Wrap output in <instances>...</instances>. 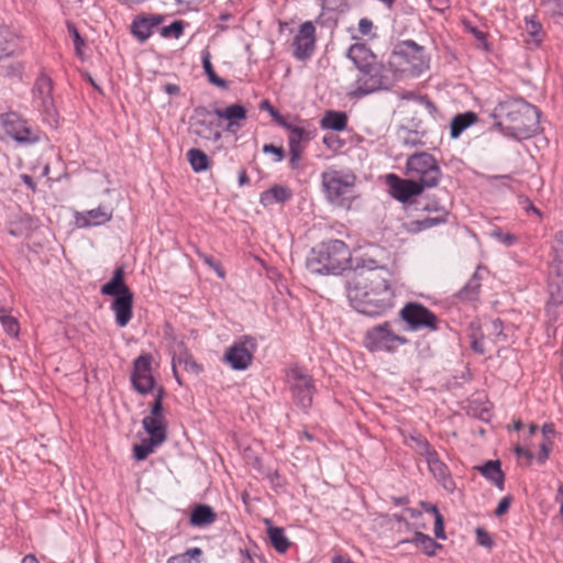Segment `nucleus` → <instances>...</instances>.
<instances>
[{
	"mask_svg": "<svg viewBox=\"0 0 563 563\" xmlns=\"http://www.w3.org/2000/svg\"><path fill=\"white\" fill-rule=\"evenodd\" d=\"M354 273L364 279V283H349L347 298L354 310L364 316L379 317L394 307L393 274L385 265L362 255L355 261Z\"/></svg>",
	"mask_w": 563,
	"mask_h": 563,
	"instance_id": "obj_1",
	"label": "nucleus"
},
{
	"mask_svg": "<svg viewBox=\"0 0 563 563\" xmlns=\"http://www.w3.org/2000/svg\"><path fill=\"white\" fill-rule=\"evenodd\" d=\"M492 117L495 128L505 136L528 140L536 135L540 126V110L523 98H506L497 103Z\"/></svg>",
	"mask_w": 563,
	"mask_h": 563,
	"instance_id": "obj_2",
	"label": "nucleus"
},
{
	"mask_svg": "<svg viewBox=\"0 0 563 563\" xmlns=\"http://www.w3.org/2000/svg\"><path fill=\"white\" fill-rule=\"evenodd\" d=\"M349 246L342 240H328L317 244L306 260V267L312 274L339 275L347 268L354 272L355 261Z\"/></svg>",
	"mask_w": 563,
	"mask_h": 563,
	"instance_id": "obj_3",
	"label": "nucleus"
},
{
	"mask_svg": "<svg viewBox=\"0 0 563 563\" xmlns=\"http://www.w3.org/2000/svg\"><path fill=\"white\" fill-rule=\"evenodd\" d=\"M388 60L397 81L420 77L429 70L431 57L424 46L413 40L395 45Z\"/></svg>",
	"mask_w": 563,
	"mask_h": 563,
	"instance_id": "obj_4",
	"label": "nucleus"
},
{
	"mask_svg": "<svg viewBox=\"0 0 563 563\" xmlns=\"http://www.w3.org/2000/svg\"><path fill=\"white\" fill-rule=\"evenodd\" d=\"M327 200L334 207L350 210L356 194V177L353 173L329 168L321 174Z\"/></svg>",
	"mask_w": 563,
	"mask_h": 563,
	"instance_id": "obj_5",
	"label": "nucleus"
},
{
	"mask_svg": "<svg viewBox=\"0 0 563 563\" xmlns=\"http://www.w3.org/2000/svg\"><path fill=\"white\" fill-rule=\"evenodd\" d=\"M397 82L389 60L387 59V63L377 60L358 71L354 82L355 87L350 96L360 99L378 91L389 90Z\"/></svg>",
	"mask_w": 563,
	"mask_h": 563,
	"instance_id": "obj_6",
	"label": "nucleus"
},
{
	"mask_svg": "<svg viewBox=\"0 0 563 563\" xmlns=\"http://www.w3.org/2000/svg\"><path fill=\"white\" fill-rule=\"evenodd\" d=\"M100 292L114 297L111 310L114 312L115 323L123 328L133 317V292L124 283V267L117 266L111 279L101 286Z\"/></svg>",
	"mask_w": 563,
	"mask_h": 563,
	"instance_id": "obj_7",
	"label": "nucleus"
},
{
	"mask_svg": "<svg viewBox=\"0 0 563 563\" xmlns=\"http://www.w3.org/2000/svg\"><path fill=\"white\" fill-rule=\"evenodd\" d=\"M152 362L153 356L151 354H142L137 356L133 362V371L131 374V384L133 388L142 394H148L156 391L155 400L152 406V416L144 417L141 422H158L163 412V388H156L155 379L152 374Z\"/></svg>",
	"mask_w": 563,
	"mask_h": 563,
	"instance_id": "obj_8",
	"label": "nucleus"
},
{
	"mask_svg": "<svg viewBox=\"0 0 563 563\" xmlns=\"http://www.w3.org/2000/svg\"><path fill=\"white\" fill-rule=\"evenodd\" d=\"M406 175L424 188H434L442 177L437 158L428 152H417L406 161Z\"/></svg>",
	"mask_w": 563,
	"mask_h": 563,
	"instance_id": "obj_9",
	"label": "nucleus"
},
{
	"mask_svg": "<svg viewBox=\"0 0 563 563\" xmlns=\"http://www.w3.org/2000/svg\"><path fill=\"white\" fill-rule=\"evenodd\" d=\"M53 89L54 82L52 78L42 71L33 85L32 97L33 104L41 112L43 122L56 128L59 115L55 107Z\"/></svg>",
	"mask_w": 563,
	"mask_h": 563,
	"instance_id": "obj_10",
	"label": "nucleus"
},
{
	"mask_svg": "<svg viewBox=\"0 0 563 563\" xmlns=\"http://www.w3.org/2000/svg\"><path fill=\"white\" fill-rule=\"evenodd\" d=\"M409 340L396 332L394 323L385 321L369 328L364 336L365 346L372 352H395Z\"/></svg>",
	"mask_w": 563,
	"mask_h": 563,
	"instance_id": "obj_11",
	"label": "nucleus"
},
{
	"mask_svg": "<svg viewBox=\"0 0 563 563\" xmlns=\"http://www.w3.org/2000/svg\"><path fill=\"white\" fill-rule=\"evenodd\" d=\"M399 317L406 323L408 331L429 330L434 332L439 330V318L420 302L406 303L400 309Z\"/></svg>",
	"mask_w": 563,
	"mask_h": 563,
	"instance_id": "obj_12",
	"label": "nucleus"
},
{
	"mask_svg": "<svg viewBox=\"0 0 563 563\" xmlns=\"http://www.w3.org/2000/svg\"><path fill=\"white\" fill-rule=\"evenodd\" d=\"M220 122L213 110L199 106L194 109L190 118L189 131L191 134L209 142H219L222 137Z\"/></svg>",
	"mask_w": 563,
	"mask_h": 563,
	"instance_id": "obj_13",
	"label": "nucleus"
},
{
	"mask_svg": "<svg viewBox=\"0 0 563 563\" xmlns=\"http://www.w3.org/2000/svg\"><path fill=\"white\" fill-rule=\"evenodd\" d=\"M1 125L4 133L21 145H32L40 141V133L27 125L16 112L1 115Z\"/></svg>",
	"mask_w": 563,
	"mask_h": 563,
	"instance_id": "obj_14",
	"label": "nucleus"
},
{
	"mask_svg": "<svg viewBox=\"0 0 563 563\" xmlns=\"http://www.w3.org/2000/svg\"><path fill=\"white\" fill-rule=\"evenodd\" d=\"M143 431L137 432L139 443L133 445V457L144 461L159 446L167 435L166 424H143Z\"/></svg>",
	"mask_w": 563,
	"mask_h": 563,
	"instance_id": "obj_15",
	"label": "nucleus"
},
{
	"mask_svg": "<svg viewBox=\"0 0 563 563\" xmlns=\"http://www.w3.org/2000/svg\"><path fill=\"white\" fill-rule=\"evenodd\" d=\"M256 346L257 343L253 336L244 335L227 350L224 361L231 368L244 371L251 365Z\"/></svg>",
	"mask_w": 563,
	"mask_h": 563,
	"instance_id": "obj_16",
	"label": "nucleus"
},
{
	"mask_svg": "<svg viewBox=\"0 0 563 563\" xmlns=\"http://www.w3.org/2000/svg\"><path fill=\"white\" fill-rule=\"evenodd\" d=\"M316 26L311 21L303 22L292 38V56L295 59L305 62L316 51Z\"/></svg>",
	"mask_w": 563,
	"mask_h": 563,
	"instance_id": "obj_17",
	"label": "nucleus"
},
{
	"mask_svg": "<svg viewBox=\"0 0 563 563\" xmlns=\"http://www.w3.org/2000/svg\"><path fill=\"white\" fill-rule=\"evenodd\" d=\"M288 379L296 404L302 409L309 408L314 390L312 378L299 368H292L288 374Z\"/></svg>",
	"mask_w": 563,
	"mask_h": 563,
	"instance_id": "obj_18",
	"label": "nucleus"
},
{
	"mask_svg": "<svg viewBox=\"0 0 563 563\" xmlns=\"http://www.w3.org/2000/svg\"><path fill=\"white\" fill-rule=\"evenodd\" d=\"M417 203L419 206L418 209L429 213H434V216H428L424 219L412 221L411 225L415 230H427L448 221L449 211L443 205H441L439 199L432 197L421 199Z\"/></svg>",
	"mask_w": 563,
	"mask_h": 563,
	"instance_id": "obj_19",
	"label": "nucleus"
},
{
	"mask_svg": "<svg viewBox=\"0 0 563 563\" xmlns=\"http://www.w3.org/2000/svg\"><path fill=\"white\" fill-rule=\"evenodd\" d=\"M386 184L391 197L404 203L423 191V186L420 183L410 177L408 179L400 178L396 174H388Z\"/></svg>",
	"mask_w": 563,
	"mask_h": 563,
	"instance_id": "obj_20",
	"label": "nucleus"
},
{
	"mask_svg": "<svg viewBox=\"0 0 563 563\" xmlns=\"http://www.w3.org/2000/svg\"><path fill=\"white\" fill-rule=\"evenodd\" d=\"M424 459L429 471L432 473L434 478L442 484L444 489L453 492L455 489V484L450 475L448 466L440 460L437 451H432Z\"/></svg>",
	"mask_w": 563,
	"mask_h": 563,
	"instance_id": "obj_21",
	"label": "nucleus"
},
{
	"mask_svg": "<svg viewBox=\"0 0 563 563\" xmlns=\"http://www.w3.org/2000/svg\"><path fill=\"white\" fill-rule=\"evenodd\" d=\"M213 113L218 119L228 121L225 126L227 132H235L238 129H241L242 125L240 121L245 120L247 117L246 108L240 103L230 104L224 109L216 108Z\"/></svg>",
	"mask_w": 563,
	"mask_h": 563,
	"instance_id": "obj_22",
	"label": "nucleus"
},
{
	"mask_svg": "<svg viewBox=\"0 0 563 563\" xmlns=\"http://www.w3.org/2000/svg\"><path fill=\"white\" fill-rule=\"evenodd\" d=\"M345 56L354 64L358 71L377 62V56L363 43L352 44L347 48Z\"/></svg>",
	"mask_w": 563,
	"mask_h": 563,
	"instance_id": "obj_23",
	"label": "nucleus"
},
{
	"mask_svg": "<svg viewBox=\"0 0 563 563\" xmlns=\"http://www.w3.org/2000/svg\"><path fill=\"white\" fill-rule=\"evenodd\" d=\"M475 470L478 471L487 481L494 484L498 489H504L505 474L501 471V463L499 460L487 461L483 465L475 466Z\"/></svg>",
	"mask_w": 563,
	"mask_h": 563,
	"instance_id": "obj_24",
	"label": "nucleus"
},
{
	"mask_svg": "<svg viewBox=\"0 0 563 563\" xmlns=\"http://www.w3.org/2000/svg\"><path fill=\"white\" fill-rule=\"evenodd\" d=\"M20 46V38L7 25H0V60L13 56Z\"/></svg>",
	"mask_w": 563,
	"mask_h": 563,
	"instance_id": "obj_25",
	"label": "nucleus"
},
{
	"mask_svg": "<svg viewBox=\"0 0 563 563\" xmlns=\"http://www.w3.org/2000/svg\"><path fill=\"white\" fill-rule=\"evenodd\" d=\"M292 197V191L283 185H275L272 188L261 192L260 202L267 208L275 203H284Z\"/></svg>",
	"mask_w": 563,
	"mask_h": 563,
	"instance_id": "obj_26",
	"label": "nucleus"
},
{
	"mask_svg": "<svg viewBox=\"0 0 563 563\" xmlns=\"http://www.w3.org/2000/svg\"><path fill=\"white\" fill-rule=\"evenodd\" d=\"M172 366L174 376L179 384L180 379L177 372L179 367L192 374H199L202 371V367L194 360V357L186 350L180 351L179 353L173 356Z\"/></svg>",
	"mask_w": 563,
	"mask_h": 563,
	"instance_id": "obj_27",
	"label": "nucleus"
},
{
	"mask_svg": "<svg viewBox=\"0 0 563 563\" xmlns=\"http://www.w3.org/2000/svg\"><path fill=\"white\" fill-rule=\"evenodd\" d=\"M481 286V277L477 269L454 297L462 302L476 301L479 298Z\"/></svg>",
	"mask_w": 563,
	"mask_h": 563,
	"instance_id": "obj_28",
	"label": "nucleus"
},
{
	"mask_svg": "<svg viewBox=\"0 0 563 563\" xmlns=\"http://www.w3.org/2000/svg\"><path fill=\"white\" fill-rule=\"evenodd\" d=\"M322 130L344 131L347 126V115L345 112L329 110L320 121Z\"/></svg>",
	"mask_w": 563,
	"mask_h": 563,
	"instance_id": "obj_29",
	"label": "nucleus"
},
{
	"mask_svg": "<svg viewBox=\"0 0 563 563\" xmlns=\"http://www.w3.org/2000/svg\"><path fill=\"white\" fill-rule=\"evenodd\" d=\"M264 522L267 526V536L274 549L279 553H285L288 550L290 542L286 537L284 529L273 526L271 519H265Z\"/></svg>",
	"mask_w": 563,
	"mask_h": 563,
	"instance_id": "obj_30",
	"label": "nucleus"
},
{
	"mask_svg": "<svg viewBox=\"0 0 563 563\" xmlns=\"http://www.w3.org/2000/svg\"><path fill=\"white\" fill-rule=\"evenodd\" d=\"M217 515L213 509L208 505L196 506L190 515V525L194 527H206L213 523Z\"/></svg>",
	"mask_w": 563,
	"mask_h": 563,
	"instance_id": "obj_31",
	"label": "nucleus"
},
{
	"mask_svg": "<svg viewBox=\"0 0 563 563\" xmlns=\"http://www.w3.org/2000/svg\"><path fill=\"white\" fill-rule=\"evenodd\" d=\"M284 129L289 131L288 145H300L301 142H309L316 136V130H307L301 126L294 125L285 120L282 124Z\"/></svg>",
	"mask_w": 563,
	"mask_h": 563,
	"instance_id": "obj_32",
	"label": "nucleus"
},
{
	"mask_svg": "<svg viewBox=\"0 0 563 563\" xmlns=\"http://www.w3.org/2000/svg\"><path fill=\"white\" fill-rule=\"evenodd\" d=\"M476 120L477 115L472 111L456 114L451 122V137L457 139L467 128L474 124Z\"/></svg>",
	"mask_w": 563,
	"mask_h": 563,
	"instance_id": "obj_33",
	"label": "nucleus"
},
{
	"mask_svg": "<svg viewBox=\"0 0 563 563\" xmlns=\"http://www.w3.org/2000/svg\"><path fill=\"white\" fill-rule=\"evenodd\" d=\"M405 542H409V540L401 541V543ZM410 542L415 543L422 550L424 554L429 556L435 555L437 550L441 548V544L434 541L430 536L422 532H416Z\"/></svg>",
	"mask_w": 563,
	"mask_h": 563,
	"instance_id": "obj_34",
	"label": "nucleus"
},
{
	"mask_svg": "<svg viewBox=\"0 0 563 563\" xmlns=\"http://www.w3.org/2000/svg\"><path fill=\"white\" fill-rule=\"evenodd\" d=\"M112 218V212L108 211L106 208L98 207L96 209H91L87 211L82 216V227H91V225H100L110 221Z\"/></svg>",
	"mask_w": 563,
	"mask_h": 563,
	"instance_id": "obj_35",
	"label": "nucleus"
},
{
	"mask_svg": "<svg viewBox=\"0 0 563 563\" xmlns=\"http://www.w3.org/2000/svg\"><path fill=\"white\" fill-rule=\"evenodd\" d=\"M525 30L531 38L529 43H532L536 46H539L542 43L545 33L541 23L534 16L525 18Z\"/></svg>",
	"mask_w": 563,
	"mask_h": 563,
	"instance_id": "obj_36",
	"label": "nucleus"
},
{
	"mask_svg": "<svg viewBox=\"0 0 563 563\" xmlns=\"http://www.w3.org/2000/svg\"><path fill=\"white\" fill-rule=\"evenodd\" d=\"M187 157H188L191 168L196 173L205 172L210 166V159H209L208 155L199 148H190L187 152Z\"/></svg>",
	"mask_w": 563,
	"mask_h": 563,
	"instance_id": "obj_37",
	"label": "nucleus"
},
{
	"mask_svg": "<svg viewBox=\"0 0 563 563\" xmlns=\"http://www.w3.org/2000/svg\"><path fill=\"white\" fill-rule=\"evenodd\" d=\"M201 63H202V67H203V70H205V74L207 75L208 77V80L219 87V88H223V89H227L228 88V81L220 78L214 69H213V66L211 64V55L208 51H203L202 52V55H201Z\"/></svg>",
	"mask_w": 563,
	"mask_h": 563,
	"instance_id": "obj_38",
	"label": "nucleus"
},
{
	"mask_svg": "<svg viewBox=\"0 0 563 563\" xmlns=\"http://www.w3.org/2000/svg\"><path fill=\"white\" fill-rule=\"evenodd\" d=\"M406 443L423 457H426L427 455H429V453L434 451V449L430 445L428 440L424 437L417 433H410L409 437L406 439Z\"/></svg>",
	"mask_w": 563,
	"mask_h": 563,
	"instance_id": "obj_39",
	"label": "nucleus"
},
{
	"mask_svg": "<svg viewBox=\"0 0 563 563\" xmlns=\"http://www.w3.org/2000/svg\"><path fill=\"white\" fill-rule=\"evenodd\" d=\"M554 432V429H553V424H543V428H542V440L541 442L539 443V448H540V455H539V462L540 463H544L550 454V451H551V448H552V443L549 439V434L553 433Z\"/></svg>",
	"mask_w": 563,
	"mask_h": 563,
	"instance_id": "obj_40",
	"label": "nucleus"
},
{
	"mask_svg": "<svg viewBox=\"0 0 563 563\" xmlns=\"http://www.w3.org/2000/svg\"><path fill=\"white\" fill-rule=\"evenodd\" d=\"M131 30L132 34L141 42L146 41L152 35L147 21L143 16H139L132 22Z\"/></svg>",
	"mask_w": 563,
	"mask_h": 563,
	"instance_id": "obj_41",
	"label": "nucleus"
},
{
	"mask_svg": "<svg viewBox=\"0 0 563 563\" xmlns=\"http://www.w3.org/2000/svg\"><path fill=\"white\" fill-rule=\"evenodd\" d=\"M201 554L202 550L200 548H191L180 555L170 558L168 563H201L198 560Z\"/></svg>",
	"mask_w": 563,
	"mask_h": 563,
	"instance_id": "obj_42",
	"label": "nucleus"
},
{
	"mask_svg": "<svg viewBox=\"0 0 563 563\" xmlns=\"http://www.w3.org/2000/svg\"><path fill=\"white\" fill-rule=\"evenodd\" d=\"M401 142L405 146L416 147L423 146V135L417 131L404 129L400 133Z\"/></svg>",
	"mask_w": 563,
	"mask_h": 563,
	"instance_id": "obj_43",
	"label": "nucleus"
},
{
	"mask_svg": "<svg viewBox=\"0 0 563 563\" xmlns=\"http://www.w3.org/2000/svg\"><path fill=\"white\" fill-rule=\"evenodd\" d=\"M489 235L507 247L512 246L518 242V238L515 234L504 232L503 229L499 227H495L490 231Z\"/></svg>",
	"mask_w": 563,
	"mask_h": 563,
	"instance_id": "obj_44",
	"label": "nucleus"
},
{
	"mask_svg": "<svg viewBox=\"0 0 563 563\" xmlns=\"http://www.w3.org/2000/svg\"><path fill=\"white\" fill-rule=\"evenodd\" d=\"M184 22L180 21V20H177V21H174L172 24L167 25V26H163L161 29V35L163 37H174V38H179L183 33H184Z\"/></svg>",
	"mask_w": 563,
	"mask_h": 563,
	"instance_id": "obj_45",
	"label": "nucleus"
},
{
	"mask_svg": "<svg viewBox=\"0 0 563 563\" xmlns=\"http://www.w3.org/2000/svg\"><path fill=\"white\" fill-rule=\"evenodd\" d=\"M66 26H67V30H68L70 36L73 37L74 46H75L77 55H81L82 47L85 46L84 38L79 34L76 25L73 22L67 21Z\"/></svg>",
	"mask_w": 563,
	"mask_h": 563,
	"instance_id": "obj_46",
	"label": "nucleus"
},
{
	"mask_svg": "<svg viewBox=\"0 0 563 563\" xmlns=\"http://www.w3.org/2000/svg\"><path fill=\"white\" fill-rule=\"evenodd\" d=\"M1 324L4 331L12 336L18 335L19 333V324L16 320L11 316H1L0 317Z\"/></svg>",
	"mask_w": 563,
	"mask_h": 563,
	"instance_id": "obj_47",
	"label": "nucleus"
},
{
	"mask_svg": "<svg viewBox=\"0 0 563 563\" xmlns=\"http://www.w3.org/2000/svg\"><path fill=\"white\" fill-rule=\"evenodd\" d=\"M490 334L494 335L496 343L507 341V335L504 333V325L500 319H495L490 323Z\"/></svg>",
	"mask_w": 563,
	"mask_h": 563,
	"instance_id": "obj_48",
	"label": "nucleus"
},
{
	"mask_svg": "<svg viewBox=\"0 0 563 563\" xmlns=\"http://www.w3.org/2000/svg\"><path fill=\"white\" fill-rule=\"evenodd\" d=\"M302 153L301 145H289V166L291 169H297L299 166L300 156Z\"/></svg>",
	"mask_w": 563,
	"mask_h": 563,
	"instance_id": "obj_49",
	"label": "nucleus"
},
{
	"mask_svg": "<svg viewBox=\"0 0 563 563\" xmlns=\"http://www.w3.org/2000/svg\"><path fill=\"white\" fill-rule=\"evenodd\" d=\"M260 108L266 110L278 125L284 124L285 118L271 104L268 100H263Z\"/></svg>",
	"mask_w": 563,
	"mask_h": 563,
	"instance_id": "obj_50",
	"label": "nucleus"
},
{
	"mask_svg": "<svg viewBox=\"0 0 563 563\" xmlns=\"http://www.w3.org/2000/svg\"><path fill=\"white\" fill-rule=\"evenodd\" d=\"M262 151L266 154L274 155V162L279 163L285 158V151L280 146H275L274 144H265Z\"/></svg>",
	"mask_w": 563,
	"mask_h": 563,
	"instance_id": "obj_51",
	"label": "nucleus"
},
{
	"mask_svg": "<svg viewBox=\"0 0 563 563\" xmlns=\"http://www.w3.org/2000/svg\"><path fill=\"white\" fill-rule=\"evenodd\" d=\"M476 536H477L478 544L486 547V548H490L493 545V540H492L489 533L486 532L485 530L477 529Z\"/></svg>",
	"mask_w": 563,
	"mask_h": 563,
	"instance_id": "obj_52",
	"label": "nucleus"
},
{
	"mask_svg": "<svg viewBox=\"0 0 563 563\" xmlns=\"http://www.w3.org/2000/svg\"><path fill=\"white\" fill-rule=\"evenodd\" d=\"M511 501H512V498L510 496H506V497L501 498L497 508L495 509V515L498 517L505 515L508 511Z\"/></svg>",
	"mask_w": 563,
	"mask_h": 563,
	"instance_id": "obj_53",
	"label": "nucleus"
},
{
	"mask_svg": "<svg viewBox=\"0 0 563 563\" xmlns=\"http://www.w3.org/2000/svg\"><path fill=\"white\" fill-rule=\"evenodd\" d=\"M373 27L374 24L372 20L367 18H362L358 22V32L364 36L369 35L372 33Z\"/></svg>",
	"mask_w": 563,
	"mask_h": 563,
	"instance_id": "obj_54",
	"label": "nucleus"
},
{
	"mask_svg": "<svg viewBox=\"0 0 563 563\" xmlns=\"http://www.w3.org/2000/svg\"><path fill=\"white\" fill-rule=\"evenodd\" d=\"M434 519V536L438 539H445L443 517L440 515L437 516Z\"/></svg>",
	"mask_w": 563,
	"mask_h": 563,
	"instance_id": "obj_55",
	"label": "nucleus"
},
{
	"mask_svg": "<svg viewBox=\"0 0 563 563\" xmlns=\"http://www.w3.org/2000/svg\"><path fill=\"white\" fill-rule=\"evenodd\" d=\"M143 18L147 21V24H148L152 33L155 27L159 26V24L163 22V19H164L163 15H161V14H148Z\"/></svg>",
	"mask_w": 563,
	"mask_h": 563,
	"instance_id": "obj_56",
	"label": "nucleus"
},
{
	"mask_svg": "<svg viewBox=\"0 0 563 563\" xmlns=\"http://www.w3.org/2000/svg\"><path fill=\"white\" fill-rule=\"evenodd\" d=\"M519 203L521 205V207L527 211V212H530L532 211L533 213L540 216L541 212L538 208L534 207L533 202L527 198V197H519Z\"/></svg>",
	"mask_w": 563,
	"mask_h": 563,
	"instance_id": "obj_57",
	"label": "nucleus"
},
{
	"mask_svg": "<svg viewBox=\"0 0 563 563\" xmlns=\"http://www.w3.org/2000/svg\"><path fill=\"white\" fill-rule=\"evenodd\" d=\"M430 7L439 12H444L450 8V0H429Z\"/></svg>",
	"mask_w": 563,
	"mask_h": 563,
	"instance_id": "obj_58",
	"label": "nucleus"
},
{
	"mask_svg": "<svg viewBox=\"0 0 563 563\" xmlns=\"http://www.w3.org/2000/svg\"><path fill=\"white\" fill-rule=\"evenodd\" d=\"M344 4V0H322V7L329 11H338Z\"/></svg>",
	"mask_w": 563,
	"mask_h": 563,
	"instance_id": "obj_59",
	"label": "nucleus"
},
{
	"mask_svg": "<svg viewBox=\"0 0 563 563\" xmlns=\"http://www.w3.org/2000/svg\"><path fill=\"white\" fill-rule=\"evenodd\" d=\"M323 144L327 147L332 148V150H336V148L341 147V142H340L339 137L335 135H332V134L323 136Z\"/></svg>",
	"mask_w": 563,
	"mask_h": 563,
	"instance_id": "obj_60",
	"label": "nucleus"
},
{
	"mask_svg": "<svg viewBox=\"0 0 563 563\" xmlns=\"http://www.w3.org/2000/svg\"><path fill=\"white\" fill-rule=\"evenodd\" d=\"M420 506L421 508L426 511V512H430L434 516V518L437 516H440L441 514L439 512V509L435 505L431 504V503H428V501H421L420 503Z\"/></svg>",
	"mask_w": 563,
	"mask_h": 563,
	"instance_id": "obj_61",
	"label": "nucleus"
},
{
	"mask_svg": "<svg viewBox=\"0 0 563 563\" xmlns=\"http://www.w3.org/2000/svg\"><path fill=\"white\" fill-rule=\"evenodd\" d=\"M472 349H473L476 353H478V354H481V355L485 354V346H484V341H483V339H476V340H473V341H472Z\"/></svg>",
	"mask_w": 563,
	"mask_h": 563,
	"instance_id": "obj_62",
	"label": "nucleus"
},
{
	"mask_svg": "<svg viewBox=\"0 0 563 563\" xmlns=\"http://www.w3.org/2000/svg\"><path fill=\"white\" fill-rule=\"evenodd\" d=\"M20 178L32 191L36 190V184L30 175L21 174Z\"/></svg>",
	"mask_w": 563,
	"mask_h": 563,
	"instance_id": "obj_63",
	"label": "nucleus"
},
{
	"mask_svg": "<svg viewBox=\"0 0 563 563\" xmlns=\"http://www.w3.org/2000/svg\"><path fill=\"white\" fill-rule=\"evenodd\" d=\"M164 91L169 96H176L180 92V88L176 84H166L164 86Z\"/></svg>",
	"mask_w": 563,
	"mask_h": 563,
	"instance_id": "obj_64",
	"label": "nucleus"
}]
</instances>
